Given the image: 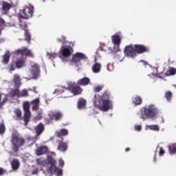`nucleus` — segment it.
Returning a JSON list of instances; mask_svg holds the SVG:
<instances>
[{"label":"nucleus","instance_id":"nucleus-34","mask_svg":"<svg viewBox=\"0 0 176 176\" xmlns=\"http://www.w3.org/2000/svg\"><path fill=\"white\" fill-rule=\"evenodd\" d=\"M133 102L135 104V105H141V104H142V98L138 96H136L133 100Z\"/></svg>","mask_w":176,"mask_h":176},{"label":"nucleus","instance_id":"nucleus-24","mask_svg":"<svg viewBox=\"0 0 176 176\" xmlns=\"http://www.w3.org/2000/svg\"><path fill=\"white\" fill-rule=\"evenodd\" d=\"M11 166L12 170L16 171V170H19V168H20V162L19 161V160L13 159L11 162Z\"/></svg>","mask_w":176,"mask_h":176},{"label":"nucleus","instance_id":"nucleus-15","mask_svg":"<svg viewBox=\"0 0 176 176\" xmlns=\"http://www.w3.org/2000/svg\"><path fill=\"white\" fill-rule=\"evenodd\" d=\"M60 53L63 57H69V56H71L72 53H74V49L72 47H63L60 50Z\"/></svg>","mask_w":176,"mask_h":176},{"label":"nucleus","instance_id":"nucleus-21","mask_svg":"<svg viewBox=\"0 0 176 176\" xmlns=\"http://www.w3.org/2000/svg\"><path fill=\"white\" fill-rule=\"evenodd\" d=\"M14 87L16 89H19L20 86H21V78L19 74H14Z\"/></svg>","mask_w":176,"mask_h":176},{"label":"nucleus","instance_id":"nucleus-7","mask_svg":"<svg viewBox=\"0 0 176 176\" xmlns=\"http://www.w3.org/2000/svg\"><path fill=\"white\" fill-rule=\"evenodd\" d=\"M32 14H34V6H29L28 7H25L21 13V17L22 19H25V20H28V19L32 17Z\"/></svg>","mask_w":176,"mask_h":176},{"label":"nucleus","instance_id":"nucleus-52","mask_svg":"<svg viewBox=\"0 0 176 176\" xmlns=\"http://www.w3.org/2000/svg\"><path fill=\"white\" fill-rule=\"evenodd\" d=\"M129 151H130V148H126L125 149V152H129Z\"/></svg>","mask_w":176,"mask_h":176},{"label":"nucleus","instance_id":"nucleus-39","mask_svg":"<svg viewBox=\"0 0 176 176\" xmlns=\"http://www.w3.org/2000/svg\"><path fill=\"white\" fill-rule=\"evenodd\" d=\"M173 97V92L168 91L166 94H165V98H166V100L168 101H170V100H171V98Z\"/></svg>","mask_w":176,"mask_h":176},{"label":"nucleus","instance_id":"nucleus-30","mask_svg":"<svg viewBox=\"0 0 176 176\" xmlns=\"http://www.w3.org/2000/svg\"><path fill=\"white\" fill-rule=\"evenodd\" d=\"M28 89H23L22 91H19V94L18 95V98H21L23 97H28L30 94H28Z\"/></svg>","mask_w":176,"mask_h":176},{"label":"nucleus","instance_id":"nucleus-31","mask_svg":"<svg viewBox=\"0 0 176 176\" xmlns=\"http://www.w3.org/2000/svg\"><path fill=\"white\" fill-rule=\"evenodd\" d=\"M168 151L170 155H175L176 153V143L168 146Z\"/></svg>","mask_w":176,"mask_h":176},{"label":"nucleus","instance_id":"nucleus-53","mask_svg":"<svg viewBox=\"0 0 176 176\" xmlns=\"http://www.w3.org/2000/svg\"><path fill=\"white\" fill-rule=\"evenodd\" d=\"M111 66H112V65H111V64H109L108 66H107V68H108L109 71H111V69H109V67H111Z\"/></svg>","mask_w":176,"mask_h":176},{"label":"nucleus","instance_id":"nucleus-9","mask_svg":"<svg viewBox=\"0 0 176 176\" xmlns=\"http://www.w3.org/2000/svg\"><path fill=\"white\" fill-rule=\"evenodd\" d=\"M68 89L69 91H72L74 96H78V94H80L83 89L79 87L78 83L76 82H70L68 85Z\"/></svg>","mask_w":176,"mask_h":176},{"label":"nucleus","instance_id":"nucleus-46","mask_svg":"<svg viewBox=\"0 0 176 176\" xmlns=\"http://www.w3.org/2000/svg\"><path fill=\"white\" fill-rule=\"evenodd\" d=\"M135 129L136 130V131H141V130H142V127L141 126V125H136L135 126Z\"/></svg>","mask_w":176,"mask_h":176},{"label":"nucleus","instance_id":"nucleus-14","mask_svg":"<svg viewBox=\"0 0 176 176\" xmlns=\"http://www.w3.org/2000/svg\"><path fill=\"white\" fill-rule=\"evenodd\" d=\"M31 74L32 75V79H38L41 76V70L38 64H34L32 65Z\"/></svg>","mask_w":176,"mask_h":176},{"label":"nucleus","instance_id":"nucleus-26","mask_svg":"<svg viewBox=\"0 0 176 176\" xmlns=\"http://www.w3.org/2000/svg\"><path fill=\"white\" fill-rule=\"evenodd\" d=\"M14 113L15 115V116L14 117L15 120H21V116L23 115V113L21 112V109H16L14 111Z\"/></svg>","mask_w":176,"mask_h":176},{"label":"nucleus","instance_id":"nucleus-3","mask_svg":"<svg viewBox=\"0 0 176 176\" xmlns=\"http://www.w3.org/2000/svg\"><path fill=\"white\" fill-rule=\"evenodd\" d=\"M148 52L149 48L141 45H126L124 50L126 57L130 58H134L137 54H142V53H148Z\"/></svg>","mask_w":176,"mask_h":176},{"label":"nucleus","instance_id":"nucleus-2","mask_svg":"<svg viewBox=\"0 0 176 176\" xmlns=\"http://www.w3.org/2000/svg\"><path fill=\"white\" fill-rule=\"evenodd\" d=\"M30 104L32 105V111H38V109H39L41 100L39 98H36V99L32 100L30 102L29 101H25L23 102V109L24 112L23 120L25 122V126H28V123H30V119H31V111H30V108H31Z\"/></svg>","mask_w":176,"mask_h":176},{"label":"nucleus","instance_id":"nucleus-54","mask_svg":"<svg viewBox=\"0 0 176 176\" xmlns=\"http://www.w3.org/2000/svg\"><path fill=\"white\" fill-rule=\"evenodd\" d=\"M1 34H2V29H0V36H1Z\"/></svg>","mask_w":176,"mask_h":176},{"label":"nucleus","instance_id":"nucleus-56","mask_svg":"<svg viewBox=\"0 0 176 176\" xmlns=\"http://www.w3.org/2000/svg\"><path fill=\"white\" fill-rule=\"evenodd\" d=\"M175 87H176V85H174Z\"/></svg>","mask_w":176,"mask_h":176},{"label":"nucleus","instance_id":"nucleus-17","mask_svg":"<svg viewBox=\"0 0 176 176\" xmlns=\"http://www.w3.org/2000/svg\"><path fill=\"white\" fill-rule=\"evenodd\" d=\"M10 61V51H6V53L1 56V63L4 65H8Z\"/></svg>","mask_w":176,"mask_h":176},{"label":"nucleus","instance_id":"nucleus-8","mask_svg":"<svg viewBox=\"0 0 176 176\" xmlns=\"http://www.w3.org/2000/svg\"><path fill=\"white\" fill-rule=\"evenodd\" d=\"M86 58V56L82 52H77L73 55L71 63L74 64L75 65H80V61L82 60H85Z\"/></svg>","mask_w":176,"mask_h":176},{"label":"nucleus","instance_id":"nucleus-41","mask_svg":"<svg viewBox=\"0 0 176 176\" xmlns=\"http://www.w3.org/2000/svg\"><path fill=\"white\" fill-rule=\"evenodd\" d=\"M148 127L150 130H154L155 131H159L160 130V128L157 125H149Z\"/></svg>","mask_w":176,"mask_h":176},{"label":"nucleus","instance_id":"nucleus-45","mask_svg":"<svg viewBox=\"0 0 176 176\" xmlns=\"http://www.w3.org/2000/svg\"><path fill=\"white\" fill-rule=\"evenodd\" d=\"M164 153H165L164 150L163 149L162 147H160V152H159L160 156H163V155H164Z\"/></svg>","mask_w":176,"mask_h":176},{"label":"nucleus","instance_id":"nucleus-10","mask_svg":"<svg viewBox=\"0 0 176 176\" xmlns=\"http://www.w3.org/2000/svg\"><path fill=\"white\" fill-rule=\"evenodd\" d=\"M50 119L58 122L63 119L64 114L60 111H52L48 113Z\"/></svg>","mask_w":176,"mask_h":176},{"label":"nucleus","instance_id":"nucleus-49","mask_svg":"<svg viewBox=\"0 0 176 176\" xmlns=\"http://www.w3.org/2000/svg\"><path fill=\"white\" fill-rule=\"evenodd\" d=\"M140 63H142L144 64V65H148V62H146L145 60H141Z\"/></svg>","mask_w":176,"mask_h":176},{"label":"nucleus","instance_id":"nucleus-25","mask_svg":"<svg viewBox=\"0 0 176 176\" xmlns=\"http://www.w3.org/2000/svg\"><path fill=\"white\" fill-rule=\"evenodd\" d=\"M55 134L58 138H61V137H63L64 135H68V130L62 129L60 131H57Z\"/></svg>","mask_w":176,"mask_h":176},{"label":"nucleus","instance_id":"nucleus-27","mask_svg":"<svg viewBox=\"0 0 176 176\" xmlns=\"http://www.w3.org/2000/svg\"><path fill=\"white\" fill-rule=\"evenodd\" d=\"M15 64L16 65V68L18 69H20V68H23L25 64V60L24 58L18 59L16 61H15Z\"/></svg>","mask_w":176,"mask_h":176},{"label":"nucleus","instance_id":"nucleus-37","mask_svg":"<svg viewBox=\"0 0 176 176\" xmlns=\"http://www.w3.org/2000/svg\"><path fill=\"white\" fill-rule=\"evenodd\" d=\"M1 100H2V94H0V108H1V107H3V105H5V104H6V102H8V96H6L3 98L2 101H1Z\"/></svg>","mask_w":176,"mask_h":176},{"label":"nucleus","instance_id":"nucleus-32","mask_svg":"<svg viewBox=\"0 0 176 176\" xmlns=\"http://www.w3.org/2000/svg\"><path fill=\"white\" fill-rule=\"evenodd\" d=\"M58 42H61L63 45H74L72 42H68L65 36H62L61 37L58 38Z\"/></svg>","mask_w":176,"mask_h":176},{"label":"nucleus","instance_id":"nucleus-4","mask_svg":"<svg viewBox=\"0 0 176 176\" xmlns=\"http://www.w3.org/2000/svg\"><path fill=\"white\" fill-rule=\"evenodd\" d=\"M47 160L50 165H48L46 171L44 172L46 176H52L54 174L61 175V174H63V170L60 169V168H58L57 166H56V164H57V161H56V160H54L52 155H48Z\"/></svg>","mask_w":176,"mask_h":176},{"label":"nucleus","instance_id":"nucleus-13","mask_svg":"<svg viewBox=\"0 0 176 176\" xmlns=\"http://www.w3.org/2000/svg\"><path fill=\"white\" fill-rule=\"evenodd\" d=\"M122 39H123V34H122L121 32H118L111 36V41L114 45H120Z\"/></svg>","mask_w":176,"mask_h":176},{"label":"nucleus","instance_id":"nucleus-48","mask_svg":"<svg viewBox=\"0 0 176 176\" xmlns=\"http://www.w3.org/2000/svg\"><path fill=\"white\" fill-rule=\"evenodd\" d=\"M64 160H63L62 159L59 160V166L60 167H64Z\"/></svg>","mask_w":176,"mask_h":176},{"label":"nucleus","instance_id":"nucleus-47","mask_svg":"<svg viewBox=\"0 0 176 176\" xmlns=\"http://www.w3.org/2000/svg\"><path fill=\"white\" fill-rule=\"evenodd\" d=\"M29 91H33L35 94H38V91L36 90V87H33V89H28Z\"/></svg>","mask_w":176,"mask_h":176},{"label":"nucleus","instance_id":"nucleus-38","mask_svg":"<svg viewBox=\"0 0 176 176\" xmlns=\"http://www.w3.org/2000/svg\"><path fill=\"white\" fill-rule=\"evenodd\" d=\"M102 89H104V86L97 85V86L94 87V93H100V91H101V90H102Z\"/></svg>","mask_w":176,"mask_h":176},{"label":"nucleus","instance_id":"nucleus-44","mask_svg":"<svg viewBox=\"0 0 176 176\" xmlns=\"http://www.w3.org/2000/svg\"><path fill=\"white\" fill-rule=\"evenodd\" d=\"M6 23V22L5 21V20L2 18H0V27H3Z\"/></svg>","mask_w":176,"mask_h":176},{"label":"nucleus","instance_id":"nucleus-42","mask_svg":"<svg viewBox=\"0 0 176 176\" xmlns=\"http://www.w3.org/2000/svg\"><path fill=\"white\" fill-rule=\"evenodd\" d=\"M47 56H49V58H50V60H54V58H56V57H57V54L47 53Z\"/></svg>","mask_w":176,"mask_h":176},{"label":"nucleus","instance_id":"nucleus-20","mask_svg":"<svg viewBox=\"0 0 176 176\" xmlns=\"http://www.w3.org/2000/svg\"><path fill=\"white\" fill-rule=\"evenodd\" d=\"M36 153L37 156H42V155H45V153H47V146H41L37 148Z\"/></svg>","mask_w":176,"mask_h":176},{"label":"nucleus","instance_id":"nucleus-11","mask_svg":"<svg viewBox=\"0 0 176 176\" xmlns=\"http://www.w3.org/2000/svg\"><path fill=\"white\" fill-rule=\"evenodd\" d=\"M19 27H21L22 30H25V41H28V43H31V34H30L28 29H27V22L20 20Z\"/></svg>","mask_w":176,"mask_h":176},{"label":"nucleus","instance_id":"nucleus-43","mask_svg":"<svg viewBox=\"0 0 176 176\" xmlns=\"http://www.w3.org/2000/svg\"><path fill=\"white\" fill-rule=\"evenodd\" d=\"M6 173H8L6 169H3V168H0V176L6 174Z\"/></svg>","mask_w":176,"mask_h":176},{"label":"nucleus","instance_id":"nucleus-35","mask_svg":"<svg viewBox=\"0 0 176 176\" xmlns=\"http://www.w3.org/2000/svg\"><path fill=\"white\" fill-rule=\"evenodd\" d=\"M17 68V66L16 65V62L12 61L10 65H8V69L10 72H12V71H15V69Z\"/></svg>","mask_w":176,"mask_h":176},{"label":"nucleus","instance_id":"nucleus-36","mask_svg":"<svg viewBox=\"0 0 176 176\" xmlns=\"http://www.w3.org/2000/svg\"><path fill=\"white\" fill-rule=\"evenodd\" d=\"M175 74H176V69L170 68L169 70H168L166 72L165 76H170L175 75Z\"/></svg>","mask_w":176,"mask_h":176},{"label":"nucleus","instance_id":"nucleus-51","mask_svg":"<svg viewBox=\"0 0 176 176\" xmlns=\"http://www.w3.org/2000/svg\"><path fill=\"white\" fill-rule=\"evenodd\" d=\"M36 162H37L38 164H41V160L40 159H37Z\"/></svg>","mask_w":176,"mask_h":176},{"label":"nucleus","instance_id":"nucleus-23","mask_svg":"<svg viewBox=\"0 0 176 176\" xmlns=\"http://www.w3.org/2000/svg\"><path fill=\"white\" fill-rule=\"evenodd\" d=\"M108 51L109 53H118L120 52V48H119V45H112L108 47Z\"/></svg>","mask_w":176,"mask_h":176},{"label":"nucleus","instance_id":"nucleus-1","mask_svg":"<svg viewBox=\"0 0 176 176\" xmlns=\"http://www.w3.org/2000/svg\"><path fill=\"white\" fill-rule=\"evenodd\" d=\"M109 92L104 91L102 96L96 94L94 96L93 102L99 111L107 112L112 108V100H109Z\"/></svg>","mask_w":176,"mask_h":176},{"label":"nucleus","instance_id":"nucleus-55","mask_svg":"<svg viewBox=\"0 0 176 176\" xmlns=\"http://www.w3.org/2000/svg\"><path fill=\"white\" fill-rule=\"evenodd\" d=\"M27 140H28V142H30V140H31V138H28Z\"/></svg>","mask_w":176,"mask_h":176},{"label":"nucleus","instance_id":"nucleus-5","mask_svg":"<svg viewBox=\"0 0 176 176\" xmlns=\"http://www.w3.org/2000/svg\"><path fill=\"white\" fill-rule=\"evenodd\" d=\"M157 114V108L155 107L153 104H150L148 106H146L141 109L140 118L143 119V120H146L148 118L150 119H153V118H156V115Z\"/></svg>","mask_w":176,"mask_h":176},{"label":"nucleus","instance_id":"nucleus-16","mask_svg":"<svg viewBox=\"0 0 176 176\" xmlns=\"http://www.w3.org/2000/svg\"><path fill=\"white\" fill-rule=\"evenodd\" d=\"M11 8H12V5H10V3L6 1H3L1 9L2 14H8Z\"/></svg>","mask_w":176,"mask_h":176},{"label":"nucleus","instance_id":"nucleus-6","mask_svg":"<svg viewBox=\"0 0 176 176\" xmlns=\"http://www.w3.org/2000/svg\"><path fill=\"white\" fill-rule=\"evenodd\" d=\"M12 149L15 153L19 152V150L21 146L25 145V139L19 135L17 132H13L11 136Z\"/></svg>","mask_w":176,"mask_h":176},{"label":"nucleus","instance_id":"nucleus-18","mask_svg":"<svg viewBox=\"0 0 176 176\" xmlns=\"http://www.w3.org/2000/svg\"><path fill=\"white\" fill-rule=\"evenodd\" d=\"M64 138H61V140H56L58 142V151H60V152H65L67 149H68V146L67 145V143L63 142Z\"/></svg>","mask_w":176,"mask_h":176},{"label":"nucleus","instance_id":"nucleus-40","mask_svg":"<svg viewBox=\"0 0 176 176\" xmlns=\"http://www.w3.org/2000/svg\"><path fill=\"white\" fill-rule=\"evenodd\" d=\"M5 131H6V128L5 127V124H0V134H5Z\"/></svg>","mask_w":176,"mask_h":176},{"label":"nucleus","instance_id":"nucleus-50","mask_svg":"<svg viewBox=\"0 0 176 176\" xmlns=\"http://www.w3.org/2000/svg\"><path fill=\"white\" fill-rule=\"evenodd\" d=\"M153 162L154 163H156L157 162V160L156 159V153L154 155Z\"/></svg>","mask_w":176,"mask_h":176},{"label":"nucleus","instance_id":"nucleus-28","mask_svg":"<svg viewBox=\"0 0 176 176\" xmlns=\"http://www.w3.org/2000/svg\"><path fill=\"white\" fill-rule=\"evenodd\" d=\"M78 107L79 109H83V108H86V100L80 98L78 100Z\"/></svg>","mask_w":176,"mask_h":176},{"label":"nucleus","instance_id":"nucleus-19","mask_svg":"<svg viewBox=\"0 0 176 176\" xmlns=\"http://www.w3.org/2000/svg\"><path fill=\"white\" fill-rule=\"evenodd\" d=\"M34 131L36 132V136L39 137L45 131V125L42 122L39 123L34 127Z\"/></svg>","mask_w":176,"mask_h":176},{"label":"nucleus","instance_id":"nucleus-22","mask_svg":"<svg viewBox=\"0 0 176 176\" xmlns=\"http://www.w3.org/2000/svg\"><path fill=\"white\" fill-rule=\"evenodd\" d=\"M89 83H90V78L87 77H85L77 81V85H78V86H87V85H89Z\"/></svg>","mask_w":176,"mask_h":176},{"label":"nucleus","instance_id":"nucleus-29","mask_svg":"<svg viewBox=\"0 0 176 176\" xmlns=\"http://www.w3.org/2000/svg\"><path fill=\"white\" fill-rule=\"evenodd\" d=\"M92 71L94 74H98V72H100V71H101V64L95 63L92 66Z\"/></svg>","mask_w":176,"mask_h":176},{"label":"nucleus","instance_id":"nucleus-33","mask_svg":"<svg viewBox=\"0 0 176 176\" xmlns=\"http://www.w3.org/2000/svg\"><path fill=\"white\" fill-rule=\"evenodd\" d=\"M19 93H20V90L19 89V88L13 89H11L10 96L11 97H17V98H19Z\"/></svg>","mask_w":176,"mask_h":176},{"label":"nucleus","instance_id":"nucleus-12","mask_svg":"<svg viewBox=\"0 0 176 176\" xmlns=\"http://www.w3.org/2000/svg\"><path fill=\"white\" fill-rule=\"evenodd\" d=\"M14 54H16V56H26L28 57H34V54H32V52L31 50H28L27 48L23 49H18L14 52Z\"/></svg>","mask_w":176,"mask_h":176}]
</instances>
